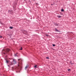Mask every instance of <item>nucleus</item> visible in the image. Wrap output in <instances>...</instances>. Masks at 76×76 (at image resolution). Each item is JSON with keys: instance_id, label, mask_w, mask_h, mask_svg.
<instances>
[{"instance_id": "obj_1", "label": "nucleus", "mask_w": 76, "mask_h": 76, "mask_svg": "<svg viewBox=\"0 0 76 76\" xmlns=\"http://www.w3.org/2000/svg\"><path fill=\"white\" fill-rule=\"evenodd\" d=\"M22 64V62H18V65L17 66H15L14 68L13 67H12V70L13 71V69H19V67H21V65Z\"/></svg>"}, {"instance_id": "obj_17", "label": "nucleus", "mask_w": 76, "mask_h": 76, "mask_svg": "<svg viewBox=\"0 0 76 76\" xmlns=\"http://www.w3.org/2000/svg\"><path fill=\"white\" fill-rule=\"evenodd\" d=\"M6 62L7 63H8V62H9V61H6Z\"/></svg>"}, {"instance_id": "obj_7", "label": "nucleus", "mask_w": 76, "mask_h": 76, "mask_svg": "<svg viewBox=\"0 0 76 76\" xmlns=\"http://www.w3.org/2000/svg\"><path fill=\"white\" fill-rule=\"evenodd\" d=\"M13 61L15 63H16V61H15V59H13Z\"/></svg>"}, {"instance_id": "obj_23", "label": "nucleus", "mask_w": 76, "mask_h": 76, "mask_svg": "<svg viewBox=\"0 0 76 76\" xmlns=\"http://www.w3.org/2000/svg\"><path fill=\"white\" fill-rule=\"evenodd\" d=\"M20 60V59H18V61Z\"/></svg>"}, {"instance_id": "obj_11", "label": "nucleus", "mask_w": 76, "mask_h": 76, "mask_svg": "<svg viewBox=\"0 0 76 76\" xmlns=\"http://www.w3.org/2000/svg\"><path fill=\"white\" fill-rule=\"evenodd\" d=\"M10 29H13V27H10Z\"/></svg>"}, {"instance_id": "obj_6", "label": "nucleus", "mask_w": 76, "mask_h": 76, "mask_svg": "<svg viewBox=\"0 0 76 76\" xmlns=\"http://www.w3.org/2000/svg\"><path fill=\"white\" fill-rule=\"evenodd\" d=\"M55 30H56V32H59V31H58V30H57V29L56 28H55Z\"/></svg>"}, {"instance_id": "obj_9", "label": "nucleus", "mask_w": 76, "mask_h": 76, "mask_svg": "<svg viewBox=\"0 0 76 76\" xmlns=\"http://www.w3.org/2000/svg\"><path fill=\"white\" fill-rule=\"evenodd\" d=\"M13 10H11L10 11V12L11 13H13Z\"/></svg>"}, {"instance_id": "obj_24", "label": "nucleus", "mask_w": 76, "mask_h": 76, "mask_svg": "<svg viewBox=\"0 0 76 76\" xmlns=\"http://www.w3.org/2000/svg\"><path fill=\"white\" fill-rule=\"evenodd\" d=\"M51 5H53V4H51Z\"/></svg>"}, {"instance_id": "obj_8", "label": "nucleus", "mask_w": 76, "mask_h": 76, "mask_svg": "<svg viewBox=\"0 0 76 76\" xmlns=\"http://www.w3.org/2000/svg\"><path fill=\"white\" fill-rule=\"evenodd\" d=\"M56 26H59V25H60V24H56Z\"/></svg>"}, {"instance_id": "obj_20", "label": "nucleus", "mask_w": 76, "mask_h": 76, "mask_svg": "<svg viewBox=\"0 0 76 76\" xmlns=\"http://www.w3.org/2000/svg\"><path fill=\"white\" fill-rule=\"evenodd\" d=\"M46 58H47V59H49V58L48 57H46Z\"/></svg>"}, {"instance_id": "obj_25", "label": "nucleus", "mask_w": 76, "mask_h": 76, "mask_svg": "<svg viewBox=\"0 0 76 76\" xmlns=\"http://www.w3.org/2000/svg\"><path fill=\"white\" fill-rule=\"evenodd\" d=\"M4 51H5V50H4Z\"/></svg>"}, {"instance_id": "obj_4", "label": "nucleus", "mask_w": 76, "mask_h": 76, "mask_svg": "<svg viewBox=\"0 0 76 76\" xmlns=\"http://www.w3.org/2000/svg\"><path fill=\"white\" fill-rule=\"evenodd\" d=\"M28 67H29V66H26L25 68V69L26 70V69L28 68Z\"/></svg>"}, {"instance_id": "obj_14", "label": "nucleus", "mask_w": 76, "mask_h": 76, "mask_svg": "<svg viewBox=\"0 0 76 76\" xmlns=\"http://www.w3.org/2000/svg\"><path fill=\"white\" fill-rule=\"evenodd\" d=\"M70 64H71V65H72V64H72V61H71L70 62Z\"/></svg>"}, {"instance_id": "obj_18", "label": "nucleus", "mask_w": 76, "mask_h": 76, "mask_svg": "<svg viewBox=\"0 0 76 76\" xmlns=\"http://www.w3.org/2000/svg\"><path fill=\"white\" fill-rule=\"evenodd\" d=\"M53 47H54L55 46H56V45L54 44H53Z\"/></svg>"}, {"instance_id": "obj_19", "label": "nucleus", "mask_w": 76, "mask_h": 76, "mask_svg": "<svg viewBox=\"0 0 76 76\" xmlns=\"http://www.w3.org/2000/svg\"><path fill=\"white\" fill-rule=\"evenodd\" d=\"M68 70L69 72V71H70L71 69H68Z\"/></svg>"}, {"instance_id": "obj_3", "label": "nucleus", "mask_w": 76, "mask_h": 76, "mask_svg": "<svg viewBox=\"0 0 76 76\" xmlns=\"http://www.w3.org/2000/svg\"><path fill=\"white\" fill-rule=\"evenodd\" d=\"M57 17L58 18H61V16H59V15H58V16H57Z\"/></svg>"}, {"instance_id": "obj_15", "label": "nucleus", "mask_w": 76, "mask_h": 76, "mask_svg": "<svg viewBox=\"0 0 76 76\" xmlns=\"http://www.w3.org/2000/svg\"><path fill=\"white\" fill-rule=\"evenodd\" d=\"M46 35L47 36V37H49L50 36H49V35H48V34H46Z\"/></svg>"}, {"instance_id": "obj_22", "label": "nucleus", "mask_w": 76, "mask_h": 76, "mask_svg": "<svg viewBox=\"0 0 76 76\" xmlns=\"http://www.w3.org/2000/svg\"><path fill=\"white\" fill-rule=\"evenodd\" d=\"M16 54H15V57H16Z\"/></svg>"}, {"instance_id": "obj_12", "label": "nucleus", "mask_w": 76, "mask_h": 76, "mask_svg": "<svg viewBox=\"0 0 76 76\" xmlns=\"http://www.w3.org/2000/svg\"><path fill=\"white\" fill-rule=\"evenodd\" d=\"M37 65H35V66H34V67L35 68H37Z\"/></svg>"}, {"instance_id": "obj_2", "label": "nucleus", "mask_w": 76, "mask_h": 76, "mask_svg": "<svg viewBox=\"0 0 76 76\" xmlns=\"http://www.w3.org/2000/svg\"><path fill=\"white\" fill-rule=\"evenodd\" d=\"M6 50L7 51V52H9V51H10V49H6Z\"/></svg>"}, {"instance_id": "obj_16", "label": "nucleus", "mask_w": 76, "mask_h": 76, "mask_svg": "<svg viewBox=\"0 0 76 76\" xmlns=\"http://www.w3.org/2000/svg\"><path fill=\"white\" fill-rule=\"evenodd\" d=\"M25 32H26V31H24V34H25Z\"/></svg>"}, {"instance_id": "obj_5", "label": "nucleus", "mask_w": 76, "mask_h": 76, "mask_svg": "<svg viewBox=\"0 0 76 76\" xmlns=\"http://www.w3.org/2000/svg\"><path fill=\"white\" fill-rule=\"evenodd\" d=\"M13 62H11L10 64V65H13Z\"/></svg>"}, {"instance_id": "obj_21", "label": "nucleus", "mask_w": 76, "mask_h": 76, "mask_svg": "<svg viewBox=\"0 0 76 76\" xmlns=\"http://www.w3.org/2000/svg\"><path fill=\"white\" fill-rule=\"evenodd\" d=\"M2 38V37L1 36H0V38Z\"/></svg>"}, {"instance_id": "obj_10", "label": "nucleus", "mask_w": 76, "mask_h": 76, "mask_svg": "<svg viewBox=\"0 0 76 76\" xmlns=\"http://www.w3.org/2000/svg\"><path fill=\"white\" fill-rule=\"evenodd\" d=\"M61 12H64V9H61Z\"/></svg>"}, {"instance_id": "obj_26", "label": "nucleus", "mask_w": 76, "mask_h": 76, "mask_svg": "<svg viewBox=\"0 0 76 76\" xmlns=\"http://www.w3.org/2000/svg\"><path fill=\"white\" fill-rule=\"evenodd\" d=\"M8 66H9V65H8Z\"/></svg>"}, {"instance_id": "obj_13", "label": "nucleus", "mask_w": 76, "mask_h": 76, "mask_svg": "<svg viewBox=\"0 0 76 76\" xmlns=\"http://www.w3.org/2000/svg\"><path fill=\"white\" fill-rule=\"evenodd\" d=\"M20 50H22V48L21 47V48L20 49Z\"/></svg>"}]
</instances>
